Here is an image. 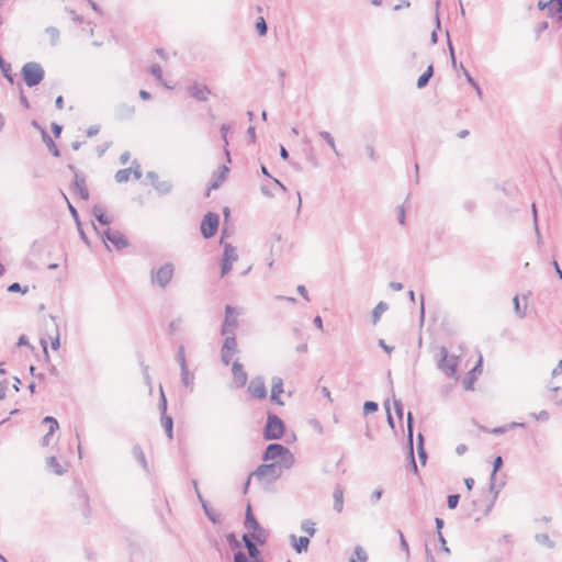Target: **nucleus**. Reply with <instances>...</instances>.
Masks as SVG:
<instances>
[{
    "mask_svg": "<svg viewBox=\"0 0 562 562\" xmlns=\"http://www.w3.org/2000/svg\"><path fill=\"white\" fill-rule=\"evenodd\" d=\"M265 461L278 460L276 463L283 465L284 469L293 467L295 459L293 453L283 445L270 443L262 456Z\"/></svg>",
    "mask_w": 562,
    "mask_h": 562,
    "instance_id": "nucleus-1",
    "label": "nucleus"
},
{
    "mask_svg": "<svg viewBox=\"0 0 562 562\" xmlns=\"http://www.w3.org/2000/svg\"><path fill=\"white\" fill-rule=\"evenodd\" d=\"M175 266L172 262H165L159 268H153L150 271V282L160 289H166L172 280Z\"/></svg>",
    "mask_w": 562,
    "mask_h": 562,
    "instance_id": "nucleus-2",
    "label": "nucleus"
},
{
    "mask_svg": "<svg viewBox=\"0 0 562 562\" xmlns=\"http://www.w3.org/2000/svg\"><path fill=\"white\" fill-rule=\"evenodd\" d=\"M23 80L29 88L37 86L44 78L45 71L41 64L29 61L23 65L21 70Z\"/></svg>",
    "mask_w": 562,
    "mask_h": 562,
    "instance_id": "nucleus-3",
    "label": "nucleus"
},
{
    "mask_svg": "<svg viewBox=\"0 0 562 562\" xmlns=\"http://www.w3.org/2000/svg\"><path fill=\"white\" fill-rule=\"evenodd\" d=\"M437 367L448 378H457V368L459 366V357L449 355L446 347H440Z\"/></svg>",
    "mask_w": 562,
    "mask_h": 562,
    "instance_id": "nucleus-4",
    "label": "nucleus"
},
{
    "mask_svg": "<svg viewBox=\"0 0 562 562\" xmlns=\"http://www.w3.org/2000/svg\"><path fill=\"white\" fill-rule=\"evenodd\" d=\"M285 430L284 423L282 419L274 415L268 414L267 424L263 430V437L266 440H277L280 439Z\"/></svg>",
    "mask_w": 562,
    "mask_h": 562,
    "instance_id": "nucleus-5",
    "label": "nucleus"
},
{
    "mask_svg": "<svg viewBox=\"0 0 562 562\" xmlns=\"http://www.w3.org/2000/svg\"><path fill=\"white\" fill-rule=\"evenodd\" d=\"M245 527L247 529L252 530L254 539L256 540V542H258L261 546L266 543V541L269 537V531L263 529L260 526V524L257 521V519L255 518V516L251 513L250 505H248L247 510H246Z\"/></svg>",
    "mask_w": 562,
    "mask_h": 562,
    "instance_id": "nucleus-6",
    "label": "nucleus"
},
{
    "mask_svg": "<svg viewBox=\"0 0 562 562\" xmlns=\"http://www.w3.org/2000/svg\"><path fill=\"white\" fill-rule=\"evenodd\" d=\"M282 469H284L283 465L278 463L261 464L251 473V476L258 480L274 482L282 475Z\"/></svg>",
    "mask_w": 562,
    "mask_h": 562,
    "instance_id": "nucleus-7",
    "label": "nucleus"
},
{
    "mask_svg": "<svg viewBox=\"0 0 562 562\" xmlns=\"http://www.w3.org/2000/svg\"><path fill=\"white\" fill-rule=\"evenodd\" d=\"M225 235H226V231L224 229L222 233V238H221V245L224 246V252H223L222 265H221L222 277L227 274L232 270L233 263L236 262L238 259V254H237L236 248L234 246H232L231 244L224 243Z\"/></svg>",
    "mask_w": 562,
    "mask_h": 562,
    "instance_id": "nucleus-8",
    "label": "nucleus"
},
{
    "mask_svg": "<svg viewBox=\"0 0 562 562\" xmlns=\"http://www.w3.org/2000/svg\"><path fill=\"white\" fill-rule=\"evenodd\" d=\"M234 313L235 308L231 305H226L225 318L221 330L222 336H235V330L238 327V319L234 316Z\"/></svg>",
    "mask_w": 562,
    "mask_h": 562,
    "instance_id": "nucleus-9",
    "label": "nucleus"
},
{
    "mask_svg": "<svg viewBox=\"0 0 562 562\" xmlns=\"http://www.w3.org/2000/svg\"><path fill=\"white\" fill-rule=\"evenodd\" d=\"M100 234L104 241H110L117 250L124 249L128 246V240L120 231L108 227Z\"/></svg>",
    "mask_w": 562,
    "mask_h": 562,
    "instance_id": "nucleus-10",
    "label": "nucleus"
},
{
    "mask_svg": "<svg viewBox=\"0 0 562 562\" xmlns=\"http://www.w3.org/2000/svg\"><path fill=\"white\" fill-rule=\"evenodd\" d=\"M218 228V215L209 212L201 223V234L204 238H211L216 234Z\"/></svg>",
    "mask_w": 562,
    "mask_h": 562,
    "instance_id": "nucleus-11",
    "label": "nucleus"
},
{
    "mask_svg": "<svg viewBox=\"0 0 562 562\" xmlns=\"http://www.w3.org/2000/svg\"><path fill=\"white\" fill-rule=\"evenodd\" d=\"M248 392L256 398H266L267 389L263 379L261 376L254 378L248 385Z\"/></svg>",
    "mask_w": 562,
    "mask_h": 562,
    "instance_id": "nucleus-12",
    "label": "nucleus"
},
{
    "mask_svg": "<svg viewBox=\"0 0 562 562\" xmlns=\"http://www.w3.org/2000/svg\"><path fill=\"white\" fill-rule=\"evenodd\" d=\"M69 169L75 172V181H74V192L78 194L82 200L87 201L89 199V190L86 184L85 177H81L76 172L74 166H69Z\"/></svg>",
    "mask_w": 562,
    "mask_h": 562,
    "instance_id": "nucleus-13",
    "label": "nucleus"
},
{
    "mask_svg": "<svg viewBox=\"0 0 562 562\" xmlns=\"http://www.w3.org/2000/svg\"><path fill=\"white\" fill-rule=\"evenodd\" d=\"M233 379L236 387H243L247 383L248 375L243 368V364L238 361L233 362L232 366Z\"/></svg>",
    "mask_w": 562,
    "mask_h": 562,
    "instance_id": "nucleus-14",
    "label": "nucleus"
},
{
    "mask_svg": "<svg viewBox=\"0 0 562 562\" xmlns=\"http://www.w3.org/2000/svg\"><path fill=\"white\" fill-rule=\"evenodd\" d=\"M547 398L554 405H562V385L555 384L553 381L547 385Z\"/></svg>",
    "mask_w": 562,
    "mask_h": 562,
    "instance_id": "nucleus-15",
    "label": "nucleus"
},
{
    "mask_svg": "<svg viewBox=\"0 0 562 562\" xmlns=\"http://www.w3.org/2000/svg\"><path fill=\"white\" fill-rule=\"evenodd\" d=\"M283 393V381L280 376L272 378V387H271V401L282 405L283 402L280 400V394Z\"/></svg>",
    "mask_w": 562,
    "mask_h": 562,
    "instance_id": "nucleus-16",
    "label": "nucleus"
},
{
    "mask_svg": "<svg viewBox=\"0 0 562 562\" xmlns=\"http://www.w3.org/2000/svg\"><path fill=\"white\" fill-rule=\"evenodd\" d=\"M190 95L198 101H206L211 94L210 89L206 86L193 85L189 88Z\"/></svg>",
    "mask_w": 562,
    "mask_h": 562,
    "instance_id": "nucleus-17",
    "label": "nucleus"
},
{
    "mask_svg": "<svg viewBox=\"0 0 562 562\" xmlns=\"http://www.w3.org/2000/svg\"><path fill=\"white\" fill-rule=\"evenodd\" d=\"M43 423L49 425V431L42 438V445L43 446H48L49 442H50L53 434L55 432V430L58 429L59 425H58L57 419L52 417V416H46L43 419Z\"/></svg>",
    "mask_w": 562,
    "mask_h": 562,
    "instance_id": "nucleus-18",
    "label": "nucleus"
},
{
    "mask_svg": "<svg viewBox=\"0 0 562 562\" xmlns=\"http://www.w3.org/2000/svg\"><path fill=\"white\" fill-rule=\"evenodd\" d=\"M291 543L294 548V550L297 553H302L303 551H306L310 544V539L307 537H300L296 538L295 535L290 536Z\"/></svg>",
    "mask_w": 562,
    "mask_h": 562,
    "instance_id": "nucleus-19",
    "label": "nucleus"
},
{
    "mask_svg": "<svg viewBox=\"0 0 562 562\" xmlns=\"http://www.w3.org/2000/svg\"><path fill=\"white\" fill-rule=\"evenodd\" d=\"M407 427H408V445H409V449H411V458H412V468L414 470V472H417V465H416V462H415V459H414V453H413V415L412 413L409 412L407 414Z\"/></svg>",
    "mask_w": 562,
    "mask_h": 562,
    "instance_id": "nucleus-20",
    "label": "nucleus"
},
{
    "mask_svg": "<svg viewBox=\"0 0 562 562\" xmlns=\"http://www.w3.org/2000/svg\"><path fill=\"white\" fill-rule=\"evenodd\" d=\"M228 171H229V169L226 166H224V165L221 166L218 175L213 176V179L209 186V190L217 189L222 184L224 179L226 178V175L228 173Z\"/></svg>",
    "mask_w": 562,
    "mask_h": 562,
    "instance_id": "nucleus-21",
    "label": "nucleus"
},
{
    "mask_svg": "<svg viewBox=\"0 0 562 562\" xmlns=\"http://www.w3.org/2000/svg\"><path fill=\"white\" fill-rule=\"evenodd\" d=\"M334 497V509L337 513H341L344 508V488L340 485H337L333 493Z\"/></svg>",
    "mask_w": 562,
    "mask_h": 562,
    "instance_id": "nucleus-22",
    "label": "nucleus"
},
{
    "mask_svg": "<svg viewBox=\"0 0 562 562\" xmlns=\"http://www.w3.org/2000/svg\"><path fill=\"white\" fill-rule=\"evenodd\" d=\"M42 139L46 144L47 148L49 149V151L52 153V155L54 157H59L60 156V151H59L57 145L54 143V140L47 134V132L45 130H42Z\"/></svg>",
    "mask_w": 562,
    "mask_h": 562,
    "instance_id": "nucleus-23",
    "label": "nucleus"
},
{
    "mask_svg": "<svg viewBox=\"0 0 562 562\" xmlns=\"http://www.w3.org/2000/svg\"><path fill=\"white\" fill-rule=\"evenodd\" d=\"M547 4L548 7L546 8V10H548V14L550 16H554L562 12V0H549L547 1ZM559 19L561 20L562 16L559 15Z\"/></svg>",
    "mask_w": 562,
    "mask_h": 562,
    "instance_id": "nucleus-24",
    "label": "nucleus"
},
{
    "mask_svg": "<svg viewBox=\"0 0 562 562\" xmlns=\"http://www.w3.org/2000/svg\"><path fill=\"white\" fill-rule=\"evenodd\" d=\"M181 382L186 387H189L190 391L193 390L194 385V374L189 371V368L181 369Z\"/></svg>",
    "mask_w": 562,
    "mask_h": 562,
    "instance_id": "nucleus-25",
    "label": "nucleus"
},
{
    "mask_svg": "<svg viewBox=\"0 0 562 562\" xmlns=\"http://www.w3.org/2000/svg\"><path fill=\"white\" fill-rule=\"evenodd\" d=\"M135 112V108L130 104H121L116 108V115L120 119L131 117Z\"/></svg>",
    "mask_w": 562,
    "mask_h": 562,
    "instance_id": "nucleus-26",
    "label": "nucleus"
},
{
    "mask_svg": "<svg viewBox=\"0 0 562 562\" xmlns=\"http://www.w3.org/2000/svg\"><path fill=\"white\" fill-rule=\"evenodd\" d=\"M224 342L222 346V349L225 350V352H233L235 353L237 351V341L235 336H224Z\"/></svg>",
    "mask_w": 562,
    "mask_h": 562,
    "instance_id": "nucleus-27",
    "label": "nucleus"
},
{
    "mask_svg": "<svg viewBox=\"0 0 562 562\" xmlns=\"http://www.w3.org/2000/svg\"><path fill=\"white\" fill-rule=\"evenodd\" d=\"M432 75H434V67H432V65H429L428 68L426 69V71L418 78L417 88L418 89L425 88L428 85L429 79L432 77Z\"/></svg>",
    "mask_w": 562,
    "mask_h": 562,
    "instance_id": "nucleus-28",
    "label": "nucleus"
},
{
    "mask_svg": "<svg viewBox=\"0 0 562 562\" xmlns=\"http://www.w3.org/2000/svg\"><path fill=\"white\" fill-rule=\"evenodd\" d=\"M46 463L47 467L57 475H63L66 471L56 457H49Z\"/></svg>",
    "mask_w": 562,
    "mask_h": 562,
    "instance_id": "nucleus-29",
    "label": "nucleus"
},
{
    "mask_svg": "<svg viewBox=\"0 0 562 562\" xmlns=\"http://www.w3.org/2000/svg\"><path fill=\"white\" fill-rule=\"evenodd\" d=\"M161 426L165 428V431H166L168 438L172 439V430H173L172 417L167 414H162Z\"/></svg>",
    "mask_w": 562,
    "mask_h": 562,
    "instance_id": "nucleus-30",
    "label": "nucleus"
},
{
    "mask_svg": "<svg viewBox=\"0 0 562 562\" xmlns=\"http://www.w3.org/2000/svg\"><path fill=\"white\" fill-rule=\"evenodd\" d=\"M460 68L463 71V75L467 79V81L475 89L477 97L481 99L483 93L479 86V83L474 80V78L471 76V74L464 68L462 64H460Z\"/></svg>",
    "mask_w": 562,
    "mask_h": 562,
    "instance_id": "nucleus-31",
    "label": "nucleus"
},
{
    "mask_svg": "<svg viewBox=\"0 0 562 562\" xmlns=\"http://www.w3.org/2000/svg\"><path fill=\"white\" fill-rule=\"evenodd\" d=\"M386 310H387V304L385 302H380L376 304V306L372 311L373 324H376L380 321L382 313H384Z\"/></svg>",
    "mask_w": 562,
    "mask_h": 562,
    "instance_id": "nucleus-32",
    "label": "nucleus"
},
{
    "mask_svg": "<svg viewBox=\"0 0 562 562\" xmlns=\"http://www.w3.org/2000/svg\"><path fill=\"white\" fill-rule=\"evenodd\" d=\"M0 68H1V71L4 76V78L10 83H13V75H12L11 65L9 63H7L2 57H0Z\"/></svg>",
    "mask_w": 562,
    "mask_h": 562,
    "instance_id": "nucleus-33",
    "label": "nucleus"
},
{
    "mask_svg": "<svg viewBox=\"0 0 562 562\" xmlns=\"http://www.w3.org/2000/svg\"><path fill=\"white\" fill-rule=\"evenodd\" d=\"M45 33L47 34V36L49 38L50 45L52 46L57 45V43L59 41V30L55 26H48V27H46Z\"/></svg>",
    "mask_w": 562,
    "mask_h": 562,
    "instance_id": "nucleus-34",
    "label": "nucleus"
},
{
    "mask_svg": "<svg viewBox=\"0 0 562 562\" xmlns=\"http://www.w3.org/2000/svg\"><path fill=\"white\" fill-rule=\"evenodd\" d=\"M154 188L160 194H168L172 189V184L169 181L158 180L157 182H154Z\"/></svg>",
    "mask_w": 562,
    "mask_h": 562,
    "instance_id": "nucleus-35",
    "label": "nucleus"
},
{
    "mask_svg": "<svg viewBox=\"0 0 562 562\" xmlns=\"http://www.w3.org/2000/svg\"><path fill=\"white\" fill-rule=\"evenodd\" d=\"M531 207H532V215H533V228H535V233H536V236H537V244H538V246H541V244H542V236H541L540 231H539L538 214H537L536 204L533 203Z\"/></svg>",
    "mask_w": 562,
    "mask_h": 562,
    "instance_id": "nucleus-36",
    "label": "nucleus"
},
{
    "mask_svg": "<svg viewBox=\"0 0 562 562\" xmlns=\"http://www.w3.org/2000/svg\"><path fill=\"white\" fill-rule=\"evenodd\" d=\"M535 540L549 549L554 548V542L550 539V537L547 533H537L535 536Z\"/></svg>",
    "mask_w": 562,
    "mask_h": 562,
    "instance_id": "nucleus-37",
    "label": "nucleus"
},
{
    "mask_svg": "<svg viewBox=\"0 0 562 562\" xmlns=\"http://www.w3.org/2000/svg\"><path fill=\"white\" fill-rule=\"evenodd\" d=\"M301 530L305 533H307L308 536H314L315 532H316V529H315V522H313L312 520L310 519H305L301 522Z\"/></svg>",
    "mask_w": 562,
    "mask_h": 562,
    "instance_id": "nucleus-38",
    "label": "nucleus"
},
{
    "mask_svg": "<svg viewBox=\"0 0 562 562\" xmlns=\"http://www.w3.org/2000/svg\"><path fill=\"white\" fill-rule=\"evenodd\" d=\"M247 550L249 554V559L254 560L255 562H261L260 561V551L257 548L256 543H248L247 542Z\"/></svg>",
    "mask_w": 562,
    "mask_h": 562,
    "instance_id": "nucleus-39",
    "label": "nucleus"
},
{
    "mask_svg": "<svg viewBox=\"0 0 562 562\" xmlns=\"http://www.w3.org/2000/svg\"><path fill=\"white\" fill-rule=\"evenodd\" d=\"M319 136L328 144V146L333 149V151L339 156V153L336 148L334 137L330 135V133L326 131L319 132Z\"/></svg>",
    "mask_w": 562,
    "mask_h": 562,
    "instance_id": "nucleus-40",
    "label": "nucleus"
},
{
    "mask_svg": "<svg viewBox=\"0 0 562 562\" xmlns=\"http://www.w3.org/2000/svg\"><path fill=\"white\" fill-rule=\"evenodd\" d=\"M132 175V168L121 169L115 173V180L119 183L126 182Z\"/></svg>",
    "mask_w": 562,
    "mask_h": 562,
    "instance_id": "nucleus-41",
    "label": "nucleus"
},
{
    "mask_svg": "<svg viewBox=\"0 0 562 562\" xmlns=\"http://www.w3.org/2000/svg\"><path fill=\"white\" fill-rule=\"evenodd\" d=\"M133 454L139 461L142 467L144 469H147V461H146L145 454L139 446H135L133 448Z\"/></svg>",
    "mask_w": 562,
    "mask_h": 562,
    "instance_id": "nucleus-42",
    "label": "nucleus"
},
{
    "mask_svg": "<svg viewBox=\"0 0 562 562\" xmlns=\"http://www.w3.org/2000/svg\"><path fill=\"white\" fill-rule=\"evenodd\" d=\"M256 31L260 36H265L267 34L268 26L266 20L262 16L258 18L256 22Z\"/></svg>",
    "mask_w": 562,
    "mask_h": 562,
    "instance_id": "nucleus-43",
    "label": "nucleus"
},
{
    "mask_svg": "<svg viewBox=\"0 0 562 562\" xmlns=\"http://www.w3.org/2000/svg\"><path fill=\"white\" fill-rule=\"evenodd\" d=\"M423 441H424V438H423V436L419 434V435H418V447H417V449H418V457H419V460L422 461V463H423V464H425V463H426V460H427V453H426V451H425V449H424V443H423Z\"/></svg>",
    "mask_w": 562,
    "mask_h": 562,
    "instance_id": "nucleus-44",
    "label": "nucleus"
},
{
    "mask_svg": "<svg viewBox=\"0 0 562 562\" xmlns=\"http://www.w3.org/2000/svg\"><path fill=\"white\" fill-rule=\"evenodd\" d=\"M503 464V459L502 457H497L495 458L494 462H493V472L491 474V490L494 488V479H495V475H496V472L498 471V469L502 467Z\"/></svg>",
    "mask_w": 562,
    "mask_h": 562,
    "instance_id": "nucleus-45",
    "label": "nucleus"
},
{
    "mask_svg": "<svg viewBox=\"0 0 562 562\" xmlns=\"http://www.w3.org/2000/svg\"><path fill=\"white\" fill-rule=\"evenodd\" d=\"M177 361L179 362L180 369H186L188 367L183 346L178 348Z\"/></svg>",
    "mask_w": 562,
    "mask_h": 562,
    "instance_id": "nucleus-46",
    "label": "nucleus"
},
{
    "mask_svg": "<svg viewBox=\"0 0 562 562\" xmlns=\"http://www.w3.org/2000/svg\"><path fill=\"white\" fill-rule=\"evenodd\" d=\"M355 555L357 558V562H366L368 560V554L367 552L363 550L362 547L360 546H357L355 548Z\"/></svg>",
    "mask_w": 562,
    "mask_h": 562,
    "instance_id": "nucleus-47",
    "label": "nucleus"
},
{
    "mask_svg": "<svg viewBox=\"0 0 562 562\" xmlns=\"http://www.w3.org/2000/svg\"><path fill=\"white\" fill-rule=\"evenodd\" d=\"M379 408L378 404L373 401H367L363 404V413L366 415L376 412Z\"/></svg>",
    "mask_w": 562,
    "mask_h": 562,
    "instance_id": "nucleus-48",
    "label": "nucleus"
},
{
    "mask_svg": "<svg viewBox=\"0 0 562 562\" xmlns=\"http://www.w3.org/2000/svg\"><path fill=\"white\" fill-rule=\"evenodd\" d=\"M459 501H460V495L459 494H451V495H449L448 498H447L448 508L454 509L458 506Z\"/></svg>",
    "mask_w": 562,
    "mask_h": 562,
    "instance_id": "nucleus-49",
    "label": "nucleus"
},
{
    "mask_svg": "<svg viewBox=\"0 0 562 562\" xmlns=\"http://www.w3.org/2000/svg\"><path fill=\"white\" fill-rule=\"evenodd\" d=\"M150 72L158 81L162 82V70L158 64L151 65Z\"/></svg>",
    "mask_w": 562,
    "mask_h": 562,
    "instance_id": "nucleus-50",
    "label": "nucleus"
},
{
    "mask_svg": "<svg viewBox=\"0 0 562 562\" xmlns=\"http://www.w3.org/2000/svg\"><path fill=\"white\" fill-rule=\"evenodd\" d=\"M513 302H514V308H515V313L518 315L519 318H524L526 316V313L524 310H521L520 307V304H519V297L518 295H516L514 299H513Z\"/></svg>",
    "mask_w": 562,
    "mask_h": 562,
    "instance_id": "nucleus-51",
    "label": "nucleus"
},
{
    "mask_svg": "<svg viewBox=\"0 0 562 562\" xmlns=\"http://www.w3.org/2000/svg\"><path fill=\"white\" fill-rule=\"evenodd\" d=\"M226 540L233 549L240 547V542L233 532L226 535Z\"/></svg>",
    "mask_w": 562,
    "mask_h": 562,
    "instance_id": "nucleus-52",
    "label": "nucleus"
},
{
    "mask_svg": "<svg viewBox=\"0 0 562 562\" xmlns=\"http://www.w3.org/2000/svg\"><path fill=\"white\" fill-rule=\"evenodd\" d=\"M158 407H159L161 415L167 414V400H166V396H165L161 387H160V401H159Z\"/></svg>",
    "mask_w": 562,
    "mask_h": 562,
    "instance_id": "nucleus-53",
    "label": "nucleus"
},
{
    "mask_svg": "<svg viewBox=\"0 0 562 562\" xmlns=\"http://www.w3.org/2000/svg\"><path fill=\"white\" fill-rule=\"evenodd\" d=\"M63 196L68 203L69 212H70L71 216L74 217V220L76 221L77 226H80V220H79V214H78L77 210L70 204V202L68 201L67 196L64 193H63Z\"/></svg>",
    "mask_w": 562,
    "mask_h": 562,
    "instance_id": "nucleus-54",
    "label": "nucleus"
},
{
    "mask_svg": "<svg viewBox=\"0 0 562 562\" xmlns=\"http://www.w3.org/2000/svg\"><path fill=\"white\" fill-rule=\"evenodd\" d=\"M398 535H400V543H401V548L406 552V557L408 558V557H409V547H408V543H407V541L405 540L404 535L402 533V531H401V530H398Z\"/></svg>",
    "mask_w": 562,
    "mask_h": 562,
    "instance_id": "nucleus-55",
    "label": "nucleus"
},
{
    "mask_svg": "<svg viewBox=\"0 0 562 562\" xmlns=\"http://www.w3.org/2000/svg\"><path fill=\"white\" fill-rule=\"evenodd\" d=\"M8 291L9 292H22V293H26L27 292V286H25L24 289L21 288L20 283L18 282H14L12 284L9 285L8 288Z\"/></svg>",
    "mask_w": 562,
    "mask_h": 562,
    "instance_id": "nucleus-56",
    "label": "nucleus"
},
{
    "mask_svg": "<svg viewBox=\"0 0 562 562\" xmlns=\"http://www.w3.org/2000/svg\"><path fill=\"white\" fill-rule=\"evenodd\" d=\"M233 352H225V350H221V360L225 366H228L232 360Z\"/></svg>",
    "mask_w": 562,
    "mask_h": 562,
    "instance_id": "nucleus-57",
    "label": "nucleus"
},
{
    "mask_svg": "<svg viewBox=\"0 0 562 562\" xmlns=\"http://www.w3.org/2000/svg\"><path fill=\"white\" fill-rule=\"evenodd\" d=\"M234 562H249V558L243 551H237L234 555Z\"/></svg>",
    "mask_w": 562,
    "mask_h": 562,
    "instance_id": "nucleus-58",
    "label": "nucleus"
},
{
    "mask_svg": "<svg viewBox=\"0 0 562 562\" xmlns=\"http://www.w3.org/2000/svg\"><path fill=\"white\" fill-rule=\"evenodd\" d=\"M531 416L541 422H547L549 419V413L547 411H541L539 414L532 413Z\"/></svg>",
    "mask_w": 562,
    "mask_h": 562,
    "instance_id": "nucleus-59",
    "label": "nucleus"
},
{
    "mask_svg": "<svg viewBox=\"0 0 562 562\" xmlns=\"http://www.w3.org/2000/svg\"><path fill=\"white\" fill-rule=\"evenodd\" d=\"M438 540H439V542L441 544V551H443L445 553L449 554L450 553V549L447 546V541H446L442 532H439Z\"/></svg>",
    "mask_w": 562,
    "mask_h": 562,
    "instance_id": "nucleus-60",
    "label": "nucleus"
},
{
    "mask_svg": "<svg viewBox=\"0 0 562 562\" xmlns=\"http://www.w3.org/2000/svg\"><path fill=\"white\" fill-rule=\"evenodd\" d=\"M394 409H395V413L398 416V418H402L403 417V405H402L401 401L394 400Z\"/></svg>",
    "mask_w": 562,
    "mask_h": 562,
    "instance_id": "nucleus-61",
    "label": "nucleus"
},
{
    "mask_svg": "<svg viewBox=\"0 0 562 562\" xmlns=\"http://www.w3.org/2000/svg\"><path fill=\"white\" fill-rule=\"evenodd\" d=\"M562 375V359L558 362L557 367L552 370V378L557 379Z\"/></svg>",
    "mask_w": 562,
    "mask_h": 562,
    "instance_id": "nucleus-62",
    "label": "nucleus"
},
{
    "mask_svg": "<svg viewBox=\"0 0 562 562\" xmlns=\"http://www.w3.org/2000/svg\"><path fill=\"white\" fill-rule=\"evenodd\" d=\"M101 225L109 226L111 224V218L106 216L104 213H100V216L97 218Z\"/></svg>",
    "mask_w": 562,
    "mask_h": 562,
    "instance_id": "nucleus-63",
    "label": "nucleus"
},
{
    "mask_svg": "<svg viewBox=\"0 0 562 562\" xmlns=\"http://www.w3.org/2000/svg\"><path fill=\"white\" fill-rule=\"evenodd\" d=\"M134 165L135 167L132 168V173L134 175V178L136 180H139L142 178V169H140V166L138 164H136V161H134Z\"/></svg>",
    "mask_w": 562,
    "mask_h": 562,
    "instance_id": "nucleus-64",
    "label": "nucleus"
}]
</instances>
